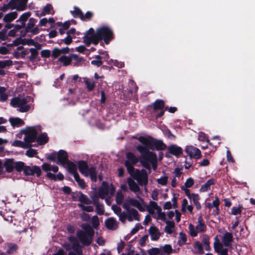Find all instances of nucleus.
<instances>
[{"instance_id":"nucleus-7","label":"nucleus","mask_w":255,"mask_h":255,"mask_svg":"<svg viewBox=\"0 0 255 255\" xmlns=\"http://www.w3.org/2000/svg\"><path fill=\"white\" fill-rule=\"evenodd\" d=\"M26 2V0H11L7 4L1 6L0 7V11L2 13L14 9L22 11L25 8Z\"/></svg>"},{"instance_id":"nucleus-61","label":"nucleus","mask_w":255,"mask_h":255,"mask_svg":"<svg viewBox=\"0 0 255 255\" xmlns=\"http://www.w3.org/2000/svg\"><path fill=\"white\" fill-rule=\"evenodd\" d=\"M62 53L61 50L58 48H54L52 51V57L56 58L58 56H60Z\"/></svg>"},{"instance_id":"nucleus-21","label":"nucleus","mask_w":255,"mask_h":255,"mask_svg":"<svg viewBox=\"0 0 255 255\" xmlns=\"http://www.w3.org/2000/svg\"><path fill=\"white\" fill-rule=\"evenodd\" d=\"M164 222L166 225L164 228V231L168 234H171L173 233V229L175 227V224L173 221H168L166 220V215H165V220H160Z\"/></svg>"},{"instance_id":"nucleus-56","label":"nucleus","mask_w":255,"mask_h":255,"mask_svg":"<svg viewBox=\"0 0 255 255\" xmlns=\"http://www.w3.org/2000/svg\"><path fill=\"white\" fill-rule=\"evenodd\" d=\"M30 51L31 52V55L29 56V59L30 60H33L37 57L38 55V52L35 48H30Z\"/></svg>"},{"instance_id":"nucleus-11","label":"nucleus","mask_w":255,"mask_h":255,"mask_svg":"<svg viewBox=\"0 0 255 255\" xmlns=\"http://www.w3.org/2000/svg\"><path fill=\"white\" fill-rule=\"evenodd\" d=\"M69 240L70 243L65 245L66 249L69 251V255H81L82 251L76 238L70 237Z\"/></svg>"},{"instance_id":"nucleus-15","label":"nucleus","mask_w":255,"mask_h":255,"mask_svg":"<svg viewBox=\"0 0 255 255\" xmlns=\"http://www.w3.org/2000/svg\"><path fill=\"white\" fill-rule=\"evenodd\" d=\"M185 151L190 158L198 159L201 156L200 150L192 145L186 146Z\"/></svg>"},{"instance_id":"nucleus-9","label":"nucleus","mask_w":255,"mask_h":255,"mask_svg":"<svg viewBox=\"0 0 255 255\" xmlns=\"http://www.w3.org/2000/svg\"><path fill=\"white\" fill-rule=\"evenodd\" d=\"M84 231H80L77 233V236L83 245H89L92 241L94 231L91 227L87 226L83 227Z\"/></svg>"},{"instance_id":"nucleus-40","label":"nucleus","mask_w":255,"mask_h":255,"mask_svg":"<svg viewBox=\"0 0 255 255\" xmlns=\"http://www.w3.org/2000/svg\"><path fill=\"white\" fill-rule=\"evenodd\" d=\"M48 140V137L47 134L45 133H42L37 138V142L39 144H45Z\"/></svg>"},{"instance_id":"nucleus-42","label":"nucleus","mask_w":255,"mask_h":255,"mask_svg":"<svg viewBox=\"0 0 255 255\" xmlns=\"http://www.w3.org/2000/svg\"><path fill=\"white\" fill-rule=\"evenodd\" d=\"M79 201L81 202L80 204L83 205H89L91 203L92 201L85 195L82 193H80L79 197Z\"/></svg>"},{"instance_id":"nucleus-14","label":"nucleus","mask_w":255,"mask_h":255,"mask_svg":"<svg viewBox=\"0 0 255 255\" xmlns=\"http://www.w3.org/2000/svg\"><path fill=\"white\" fill-rule=\"evenodd\" d=\"M136 179L139 184L145 185L147 184L148 178L147 175L143 171L136 170L133 171V175H130Z\"/></svg>"},{"instance_id":"nucleus-55","label":"nucleus","mask_w":255,"mask_h":255,"mask_svg":"<svg viewBox=\"0 0 255 255\" xmlns=\"http://www.w3.org/2000/svg\"><path fill=\"white\" fill-rule=\"evenodd\" d=\"M78 205L84 211L89 212L93 211V208L91 206H89L88 205L79 204Z\"/></svg>"},{"instance_id":"nucleus-41","label":"nucleus","mask_w":255,"mask_h":255,"mask_svg":"<svg viewBox=\"0 0 255 255\" xmlns=\"http://www.w3.org/2000/svg\"><path fill=\"white\" fill-rule=\"evenodd\" d=\"M187 241L186 235L180 232L179 234L178 244L179 246H181L185 245Z\"/></svg>"},{"instance_id":"nucleus-32","label":"nucleus","mask_w":255,"mask_h":255,"mask_svg":"<svg viewBox=\"0 0 255 255\" xmlns=\"http://www.w3.org/2000/svg\"><path fill=\"white\" fill-rule=\"evenodd\" d=\"M17 16V13L16 11L9 12L5 14L3 18V21L9 22L14 20Z\"/></svg>"},{"instance_id":"nucleus-31","label":"nucleus","mask_w":255,"mask_h":255,"mask_svg":"<svg viewBox=\"0 0 255 255\" xmlns=\"http://www.w3.org/2000/svg\"><path fill=\"white\" fill-rule=\"evenodd\" d=\"M189 199L193 202L198 210L200 209L201 206L199 202L200 197L198 194L192 193V195Z\"/></svg>"},{"instance_id":"nucleus-43","label":"nucleus","mask_w":255,"mask_h":255,"mask_svg":"<svg viewBox=\"0 0 255 255\" xmlns=\"http://www.w3.org/2000/svg\"><path fill=\"white\" fill-rule=\"evenodd\" d=\"M153 145L154 146L156 149L159 150H164L166 147L165 144H164L162 141L160 140L154 141L153 140Z\"/></svg>"},{"instance_id":"nucleus-25","label":"nucleus","mask_w":255,"mask_h":255,"mask_svg":"<svg viewBox=\"0 0 255 255\" xmlns=\"http://www.w3.org/2000/svg\"><path fill=\"white\" fill-rule=\"evenodd\" d=\"M193 209V206L192 205H189L188 201L186 199L182 200L181 211L183 213H186L187 210L190 214H192Z\"/></svg>"},{"instance_id":"nucleus-37","label":"nucleus","mask_w":255,"mask_h":255,"mask_svg":"<svg viewBox=\"0 0 255 255\" xmlns=\"http://www.w3.org/2000/svg\"><path fill=\"white\" fill-rule=\"evenodd\" d=\"M68 169L69 171L73 175V176H76V174H78L77 172V166L76 164L72 162H69L67 164Z\"/></svg>"},{"instance_id":"nucleus-28","label":"nucleus","mask_w":255,"mask_h":255,"mask_svg":"<svg viewBox=\"0 0 255 255\" xmlns=\"http://www.w3.org/2000/svg\"><path fill=\"white\" fill-rule=\"evenodd\" d=\"M128 183L130 190L136 193L139 191L140 189L137 184L131 178H128Z\"/></svg>"},{"instance_id":"nucleus-59","label":"nucleus","mask_w":255,"mask_h":255,"mask_svg":"<svg viewBox=\"0 0 255 255\" xmlns=\"http://www.w3.org/2000/svg\"><path fill=\"white\" fill-rule=\"evenodd\" d=\"M26 155L29 157H34L37 154V151L33 149H29L26 151Z\"/></svg>"},{"instance_id":"nucleus-50","label":"nucleus","mask_w":255,"mask_h":255,"mask_svg":"<svg viewBox=\"0 0 255 255\" xmlns=\"http://www.w3.org/2000/svg\"><path fill=\"white\" fill-rule=\"evenodd\" d=\"M25 166H24V163L22 162H15L14 169H15L18 171H20L21 170L24 171Z\"/></svg>"},{"instance_id":"nucleus-46","label":"nucleus","mask_w":255,"mask_h":255,"mask_svg":"<svg viewBox=\"0 0 255 255\" xmlns=\"http://www.w3.org/2000/svg\"><path fill=\"white\" fill-rule=\"evenodd\" d=\"M149 255H160V247L152 248L147 251Z\"/></svg>"},{"instance_id":"nucleus-1","label":"nucleus","mask_w":255,"mask_h":255,"mask_svg":"<svg viewBox=\"0 0 255 255\" xmlns=\"http://www.w3.org/2000/svg\"><path fill=\"white\" fill-rule=\"evenodd\" d=\"M113 38L112 30L107 26H102L97 29L96 33H94L93 28H90L85 35L84 42L87 45L91 43L96 45L100 40L103 39L105 42L108 44Z\"/></svg>"},{"instance_id":"nucleus-3","label":"nucleus","mask_w":255,"mask_h":255,"mask_svg":"<svg viewBox=\"0 0 255 255\" xmlns=\"http://www.w3.org/2000/svg\"><path fill=\"white\" fill-rule=\"evenodd\" d=\"M138 140L145 146L138 145L136 147L141 156L147 160L155 161V155L152 152H149L147 149V147H150L153 145V139L149 136H140Z\"/></svg>"},{"instance_id":"nucleus-19","label":"nucleus","mask_w":255,"mask_h":255,"mask_svg":"<svg viewBox=\"0 0 255 255\" xmlns=\"http://www.w3.org/2000/svg\"><path fill=\"white\" fill-rule=\"evenodd\" d=\"M215 251L219 255H228V249L224 248L223 245L220 242H215L214 244Z\"/></svg>"},{"instance_id":"nucleus-8","label":"nucleus","mask_w":255,"mask_h":255,"mask_svg":"<svg viewBox=\"0 0 255 255\" xmlns=\"http://www.w3.org/2000/svg\"><path fill=\"white\" fill-rule=\"evenodd\" d=\"M29 98L16 97L12 99L10 104L14 108H18V110L22 113L28 111L31 108V106L27 104Z\"/></svg>"},{"instance_id":"nucleus-26","label":"nucleus","mask_w":255,"mask_h":255,"mask_svg":"<svg viewBox=\"0 0 255 255\" xmlns=\"http://www.w3.org/2000/svg\"><path fill=\"white\" fill-rule=\"evenodd\" d=\"M215 184V180L213 178L209 179L206 183L202 185L200 188L201 192H207L211 188V186Z\"/></svg>"},{"instance_id":"nucleus-49","label":"nucleus","mask_w":255,"mask_h":255,"mask_svg":"<svg viewBox=\"0 0 255 255\" xmlns=\"http://www.w3.org/2000/svg\"><path fill=\"white\" fill-rule=\"evenodd\" d=\"M164 107V102L161 100H157L154 103L155 110L162 109Z\"/></svg>"},{"instance_id":"nucleus-10","label":"nucleus","mask_w":255,"mask_h":255,"mask_svg":"<svg viewBox=\"0 0 255 255\" xmlns=\"http://www.w3.org/2000/svg\"><path fill=\"white\" fill-rule=\"evenodd\" d=\"M42 168L43 170L48 172L47 173V176L51 179L54 180H62L64 178L63 175L61 173H59L56 175L49 172L50 171H52L54 173L57 172L58 171V167L57 166L51 165L49 164L45 163L42 164Z\"/></svg>"},{"instance_id":"nucleus-60","label":"nucleus","mask_w":255,"mask_h":255,"mask_svg":"<svg viewBox=\"0 0 255 255\" xmlns=\"http://www.w3.org/2000/svg\"><path fill=\"white\" fill-rule=\"evenodd\" d=\"M21 44L23 45H34V41L31 39H24L21 40Z\"/></svg>"},{"instance_id":"nucleus-35","label":"nucleus","mask_w":255,"mask_h":255,"mask_svg":"<svg viewBox=\"0 0 255 255\" xmlns=\"http://www.w3.org/2000/svg\"><path fill=\"white\" fill-rule=\"evenodd\" d=\"M54 11L53 7L50 4H47L43 8V11L41 12L40 16H44L46 14H53Z\"/></svg>"},{"instance_id":"nucleus-39","label":"nucleus","mask_w":255,"mask_h":255,"mask_svg":"<svg viewBox=\"0 0 255 255\" xmlns=\"http://www.w3.org/2000/svg\"><path fill=\"white\" fill-rule=\"evenodd\" d=\"M90 176L93 181H96L97 180V173L96 169L93 167H90L88 170V176Z\"/></svg>"},{"instance_id":"nucleus-52","label":"nucleus","mask_w":255,"mask_h":255,"mask_svg":"<svg viewBox=\"0 0 255 255\" xmlns=\"http://www.w3.org/2000/svg\"><path fill=\"white\" fill-rule=\"evenodd\" d=\"M74 177L80 187L81 188H84L85 187V183L83 179L80 178L79 175L78 174H76V176Z\"/></svg>"},{"instance_id":"nucleus-38","label":"nucleus","mask_w":255,"mask_h":255,"mask_svg":"<svg viewBox=\"0 0 255 255\" xmlns=\"http://www.w3.org/2000/svg\"><path fill=\"white\" fill-rule=\"evenodd\" d=\"M59 61L62 63L64 66H67L71 63L72 58L65 55H63L59 58Z\"/></svg>"},{"instance_id":"nucleus-62","label":"nucleus","mask_w":255,"mask_h":255,"mask_svg":"<svg viewBox=\"0 0 255 255\" xmlns=\"http://www.w3.org/2000/svg\"><path fill=\"white\" fill-rule=\"evenodd\" d=\"M72 59H73L75 61L74 64L75 65H79L83 61V59L82 58L79 57L76 55H73L72 56Z\"/></svg>"},{"instance_id":"nucleus-13","label":"nucleus","mask_w":255,"mask_h":255,"mask_svg":"<svg viewBox=\"0 0 255 255\" xmlns=\"http://www.w3.org/2000/svg\"><path fill=\"white\" fill-rule=\"evenodd\" d=\"M137 162V158L131 153L127 154V160L125 162V165L127 170L130 175H133V171L135 170L133 165Z\"/></svg>"},{"instance_id":"nucleus-45","label":"nucleus","mask_w":255,"mask_h":255,"mask_svg":"<svg viewBox=\"0 0 255 255\" xmlns=\"http://www.w3.org/2000/svg\"><path fill=\"white\" fill-rule=\"evenodd\" d=\"M209 240V238L207 235H203L202 239V243L204 244V248L206 251H209L210 249Z\"/></svg>"},{"instance_id":"nucleus-18","label":"nucleus","mask_w":255,"mask_h":255,"mask_svg":"<svg viewBox=\"0 0 255 255\" xmlns=\"http://www.w3.org/2000/svg\"><path fill=\"white\" fill-rule=\"evenodd\" d=\"M31 13L29 12H26L23 13L18 19L17 22H20L19 24H16L15 25V28L16 29H20L24 27L25 26V22L26 21L27 19L30 16Z\"/></svg>"},{"instance_id":"nucleus-57","label":"nucleus","mask_w":255,"mask_h":255,"mask_svg":"<svg viewBox=\"0 0 255 255\" xmlns=\"http://www.w3.org/2000/svg\"><path fill=\"white\" fill-rule=\"evenodd\" d=\"M142 229V227L139 224H137L135 225L134 227L131 230L130 232V234L131 235H133L136 234L140 229Z\"/></svg>"},{"instance_id":"nucleus-20","label":"nucleus","mask_w":255,"mask_h":255,"mask_svg":"<svg viewBox=\"0 0 255 255\" xmlns=\"http://www.w3.org/2000/svg\"><path fill=\"white\" fill-rule=\"evenodd\" d=\"M149 233L152 241L158 240L161 236V233L159 230L155 226L150 227L149 229Z\"/></svg>"},{"instance_id":"nucleus-64","label":"nucleus","mask_w":255,"mask_h":255,"mask_svg":"<svg viewBox=\"0 0 255 255\" xmlns=\"http://www.w3.org/2000/svg\"><path fill=\"white\" fill-rule=\"evenodd\" d=\"M92 224L94 228H97L99 224V219L97 216H94L92 219Z\"/></svg>"},{"instance_id":"nucleus-44","label":"nucleus","mask_w":255,"mask_h":255,"mask_svg":"<svg viewBox=\"0 0 255 255\" xmlns=\"http://www.w3.org/2000/svg\"><path fill=\"white\" fill-rule=\"evenodd\" d=\"M12 64V62L10 60H5L0 61V69H4L10 67Z\"/></svg>"},{"instance_id":"nucleus-16","label":"nucleus","mask_w":255,"mask_h":255,"mask_svg":"<svg viewBox=\"0 0 255 255\" xmlns=\"http://www.w3.org/2000/svg\"><path fill=\"white\" fill-rule=\"evenodd\" d=\"M126 210V216L130 222L133 220L139 221L140 217L138 211L132 208H124Z\"/></svg>"},{"instance_id":"nucleus-30","label":"nucleus","mask_w":255,"mask_h":255,"mask_svg":"<svg viewBox=\"0 0 255 255\" xmlns=\"http://www.w3.org/2000/svg\"><path fill=\"white\" fill-rule=\"evenodd\" d=\"M160 255H169L172 253L173 250L170 245H165L160 247Z\"/></svg>"},{"instance_id":"nucleus-5","label":"nucleus","mask_w":255,"mask_h":255,"mask_svg":"<svg viewBox=\"0 0 255 255\" xmlns=\"http://www.w3.org/2000/svg\"><path fill=\"white\" fill-rule=\"evenodd\" d=\"M146 210L153 218L157 220H165L166 214L162 211L161 207L155 202L150 201L148 204L146 205Z\"/></svg>"},{"instance_id":"nucleus-12","label":"nucleus","mask_w":255,"mask_h":255,"mask_svg":"<svg viewBox=\"0 0 255 255\" xmlns=\"http://www.w3.org/2000/svg\"><path fill=\"white\" fill-rule=\"evenodd\" d=\"M206 226L203 221L201 216H200L198 219L197 225L194 227L192 224L189 225V234L192 237H196L198 233H201L205 232Z\"/></svg>"},{"instance_id":"nucleus-34","label":"nucleus","mask_w":255,"mask_h":255,"mask_svg":"<svg viewBox=\"0 0 255 255\" xmlns=\"http://www.w3.org/2000/svg\"><path fill=\"white\" fill-rule=\"evenodd\" d=\"M7 171L11 172L14 169L15 162L10 159H7L4 164Z\"/></svg>"},{"instance_id":"nucleus-4","label":"nucleus","mask_w":255,"mask_h":255,"mask_svg":"<svg viewBox=\"0 0 255 255\" xmlns=\"http://www.w3.org/2000/svg\"><path fill=\"white\" fill-rule=\"evenodd\" d=\"M115 193V188L112 184L109 185L106 182H103L98 194L100 198L104 199L106 203L110 205Z\"/></svg>"},{"instance_id":"nucleus-58","label":"nucleus","mask_w":255,"mask_h":255,"mask_svg":"<svg viewBox=\"0 0 255 255\" xmlns=\"http://www.w3.org/2000/svg\"><path fill=\"white\" fill-rule=\"evenodd\" d=\"M97 60H93L91 61V64L97 66H100L102 64V61H101V57L99 55L96 56Z\"/></svg>"},{"instance_id":"nucleus-47","label":"nucleus","mask_w":255,"mask_h":255,"mask_svg":"<svg viewBox=\"0 0 255 255\" xmlns=\"http://www.w3.org/2000/svg\"><path fill=\"white\" fill-rule=\"evenodd\" d=\"M124 194L122 193L121 191H118L116 194V200L118 204H121L124 199Z\"/></svg>"},{"instance_id":"nucleus-51","label":"nucleus","mask_w":255,"mask_h":255,"mask_svg":"<svg viewBox=\"0 0 255 255\" xmlns=\"http://www.w3.org/2000/svg\"><path fill=\"white\" fill-rule=\"evenodd\" d=\"M85 82L89 91H91L94 88L95 83L94 81L89 79H86Z\"/></svg>"},{"instance_id":"nucleus-6","label":"nucleus","mask_w":255,"mask_h":255,"mask_svg":"<svg viewBox=\"0 0 255 255\" xmlns=\"http://www.w3.org/2000/svg\"><path fill=\"white\" fill-rule=\"evenodd\" d=\"M132 206L136 208L140 212H144L146 211V204L141 197L137 199L127 198L123 203L124 208H131Z\"/></svg>"},{"instance_id":"nucleus-17","label":"nucleus","mask_w":255,"mask_h":255,"mask_svg":"<svg viewBox=\"0 0 255 255\" xmlns=\"http://www.w3.org/2000/svg\"><path fill=\"white\" fill-rule=\"evenodd\" d=\"M23 171L26 175H31L35 174L37 176H40L41 173L40 168L37 166H25Z\"/></svg>"},{"instance_id":"nucleus-54","label":"nucleus","mask_w":255,"mask_h":255,"mask_svg":"<svg viewBox=\"0 0 255 255\" xmlns=\"http://www.w3.org/2000/svg\"><path fill=\"white\" fill-rule=\"evenodd\" d=\"M242 210V207L241 206L239 207H233L232 208L231 213L234 215H237L240 214Z\"/></svg>"},{"instance_id":"nucleus-24","label":"nucleus","mask_w":255,"mask_h":255,"mask_svg":"<svg viewBox=\"0 0 255 255\" xmlns=\"http://www.w3.org/2000/svg\"><path fill=\"white\" fill-rule=\"evenodd\" d=\"M105 225L108 229L114 230L118 227V222L113 218H109L105 221Z\"/></svg>"},{"instance_id":"nucleus-27","label":"nucleus","mask_w":255,"mask_h":255,"mask_svg":"<svg viewBox=\"0 0 255 255\" xmlns=\"http://www.w3.org/2000/svg\"><path fill=\"white\" fill-rule=\"evenodd\" d=\"M57 158L58 160L57 163H59L62 164L65 163L67 159L66 152L62 150H60L57 154Z\"/></svg>"},{"instance_id":"nucleus-22","label":"nucleus","mask_w":255,"mask_h":255,"mask_svg":"<svg viewBox=\"0 0 255 255\" xmlns=\"http://www.w3.org/2000/svg\"><path fill=\"white\" fill-rule=\"evenodd\" d=\"M78 167L80 172L85 176L87 177L89 167L87 163L84 161H80L78 162Z\"/></svg>"},{"instance_id":"nucleus-2","label":"nucleus","mask_w":255,"mask_h":255,"mask_svg":"<svg viewBox=\"0 0 255 255\" xmlns=\"http://www.w3.org/2000/svg\"><path fill=\"white\" fill-rule=\"evenodd\" d=\"M39 127H29L22 131L24 134V141L15 140L12 143L14 146L20 147L23 148H27L31 146V143L34 142L38 134Z\"/></svg>"},{"instance_id":"nucleus-23","label":"nucleus","mask_w":255,"mask_h":255,"mask_svg":"<svg viewBox=\"0 0 255 255\" xmlns=\"http://www.w3.org/2000/svg\"><path fill=\"white\" fill-rule=\"evenodd\" d=\"M168 150L170 153L178 156L182 153V149L176 145H171L168 147Z\"/></svg>"},{"instance_id":"nucleus-36","label":"nucleus","mask_w":255,"mask_h":255,"mask_svg":"<svg viewBox=\"0 0 255 255\" xmlns=\"http://www.w3.org/2000/svg\"><path fill=\"white\" fill-rule=\"evenodd\" d=\"M220 204V201L218 197H216L215 199L213 201L212 203H209L206 205V207L209 209H211L213 207L216 208L217 212H218L219 210V206Z\"/></svg>"},{"instance_id":"nucleus-33","label":"nucleus","mask_w":255,"mask_h":255,"mask_svg":"<svg viewBox=\"0 0 255 255\" xmlns=\"http://www.w3.org/2000/svg\"><path fill=\"white\" fill-rule=\"evenodd\" d=\"M9 121L13 127H20L24 125L23 121L19 118H10Z\"/></svg>"},{"instance_id":"nucleus-29","label":"nucleus","mask_w":255,"mask_h":255,"mask_svg":"<svg viewBox=\"0 0 255 255\" xmlns=\"http://www.w3.org/2000/svg\"><path fill=\"white\" fill-rule=\"evenodd\" d=\"M232 241L233 236L230 233H226L222 237V242L225 246H229Z\"/></svg>"},{"instance_id":"nucleus-63","label":"nucleus","mask_w":255,"mask_h":255,"mask_svg":"<svg viewBox=\"0 0 255 255\" xmlns=\"http://www.w3.org/2000/svg\"><path fill=\"white\" fill-rule=\"evenodd\" d=\"M194 184V180L192 178H188L186 182H185L184 185L183 186L189 188L192 186V185Z\"/></svg>"},{"instance_id":"nucleus-53","label":"nucleus","mask_w":255,"mask_h":255,"mask_svg":"<svg viewBox=\"0 0 255 255\" xmlns=\"http://www.w3.org/2000/svg\"><path fill=\"white\" fill-rule=\"evenodd\" d=\"M5 89L3 87H0V100L4 101L7 99V95L4 93Z\"/></svg>"},{"instance_id":"nucleus-48","label":"nucleus","mask_w":255,"mask_h":255,"mask_svg":"<svg viewBox=\"0 0 255 255\" xmlns=\"http://www.w3.org/2000/svg\"><path fill=\"white\" fill-rule=\"evenodd\" d=\"M168 181V177L164 175L159 179H157V181L158 183L162 186L166 185Z\"/></svg>"}]
</instances>
